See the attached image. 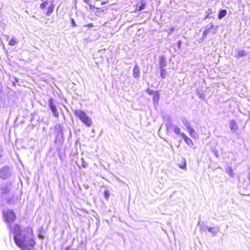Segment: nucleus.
I'll list each match as a JSON object with an SVG mask.
<instances>
[{
    "label": "nucleus",
    "instance_id": "15",
    "mask_svg": "<svg viewBox=\"0 0 250 250\" xmlns=\"http://www.w3.org/2000/svg\"><path fill=\"white\" fill-rule=\"evenodd\" d=\"M177 126L171 123H167L166 125L167 129L168 131L173 130L174 129V128Z\"/></svg>",
    "mask_w": 250,
    "mask_h": 250
},
{
    "label": "nucleus",
    "instance_id": "1",
    "mask_svg": "<svg viewBox=\"0 0 250 250\" xmlns=\"http://www.w3.org/2000/svg\"><path fill=\"white\" fill-rule=\"evenodd\" d=\"M15 235L14 239L16 245L22 250H31L35 242L32 238V230L27 228L21 230L19 225H15L14 228Z\"/></svg>",
    "mask_w": 250,
    "mask_h": 250
},
{
    "label": "nucleus",
    "instance_id": "11",
    "mask_svg": "<svg viewBox=\"0 0 250 250\" xmlns=\"http://www.w3.org/2000/svg\"><path fill=\"white\" fill-rule=\"evenodd\" d=\"M133 76L135 78H138L140 77V69L137 64H136L133 68Z\"/></svg>",
    "mask_w": 250,
    "mask_h": 250
},
{
    "label": "nucleus",
    "instance_id": "38",
    "mask_svg": "<svg viewBox=\"0 0 250 250\" xmlns=\"http://www.w3.org/2000/svg\"><path fill=\"white\" fill-rule=\"evenodd\" d=\"M219 17V19H222L223 17L220 16V17Z\"/></svg>",
    "mask_w": 250,
    "mask_h": 250
},
{
    "label": "nucleus",
    "instance_id": "21",
    "mask_svg": "<svg viewBox=\"0 0 250 250\" xmlns=\"http://www.w3.org/2000/svg\"><path fill=\"white\" fill-rule=\"evenodd\" d=\"M226 171L230 177L233 176V172L232 168L230 167H227L226 169Z\"/></svg>",
    "mask_w": 250,
    "mask_h": 250
},
{
    "label": "nucleus",
    "instance_id": "27",
    "mask_svg": "<svg viewBox=\"0 0 250 250\" xmlns=\"http://www.w3.org/2000/svg\"><path fill=\"white\" fill-rule=\"evenodd\" d=\"M84 2L87 4L88 5L90 6V7H91L92 6V5L90 3V0H83Z\"/></svg>",
    "mask_w": 250,
    "mask_h": 250
},
{
    "label": "nucleus",
    "instance_id": "13",
    "mask_svg": "<svg viewBox=\"0 0 250 250\" xmlns=\"http://www.w3.org/2000/svg\"><path fill=\"white\" fill-rule=\"evenodd\" d=\"M160 98V95L158 91L155 92L154 93L153 97V102L154 104H158Z\"/></svg>",
    "mask_w": 250,
    "mask_h": 250
},
{
    "label": "nucleus",
    "instance_id": "5",
    "mask_svg": "<svg viewBox=\"0 0 250 250\" xmlns=\"http://www.w3.org/2000/svg\"><path fill=\"white\" fill-rule=\"evenodd\" d=\"M4 216L8 222H13L15 220L16 216L14 212L12 210H8L3 213Z\"/></svg>",
    "mask_w": 250,
    "mask_h": 250
},
{
    "label": "nucleus",
    "instance_id": "28",
    "mask_svg": "<svg viewBox=\"0 0 250 250\" xmlns=\"http://www.w3.org/2000/svg\"><path fill=\"white\" fill-rule=\"evenodd\" d=\"M212 14V10L210 9H208L207 11V15L209 16V15Z\"/></svg>",
    "mask_w": 250,
    "mask_h": 250
},
{
    "label": "nucleus",
    "instance_id": "26",
    "mask_svg": "<svg viewBox=\"0 0 250 250\" xmlns=\"http://www.w3.org/2000/svg\"><path fill=\"white\" fill-rule=\"evenodd\" d=\"M81 160L82 162V167L85 168L87 167V164L84 162L83 158H82Z\"/></svg>",
    "mask_w": 250,
    "mask_h": 250
},
{
    "label": "nucleus",
    "instance_id": "22",
    "mask_svg": "<svg viewBox=\"0 0 250 250\" xmlns=\"http://www.w3.org/2000/svg\"><path fill=\"white\" fill-rule=\"evenodd\" d=\"M161 70V77L163 79H165L166 77V71L165 69H160Z\"/></svg>",
    "mask_w": 250,
    "mask_h": 250
},
{
    "label": "nucleus",
    "instance_id": "10",
    "mask_svg": "<svg viewBox=\"0 0 250 250\" xmlns=\"http://www.w3.org/2000/svg\"><path fill=\"white\" fill-rule=\"evenodd\" d=\"M236 58H240L247 55V52L245 50L236 49L235 51Z\"/></svg>",
    "mask_w": 250,
    "mask_h": 250
},
{
    "label": "nucleus",
    "instance_id": "34",
    "mask_svg": "<svg viewBox=\"0 0 250 250\" xmlns=\"http://www.w3.org/2000/svg\"><path fill=\"white\" fill-rule=\"evenodd\" d=\"M147 92L149 94H152V91L151 90H150L149 89H148L147 90Z\"/></svg>",
    "mask_w": 250,
    "mask_h": 250
},
{
    "label": "nucleus",
    "instance_id": "9",
    "mask_svg": "<svg viewBox=\"0 0 250 250\" xmlns=\"http://www.w3.org/2000/svg\"><path fill=\"white\" fill-rule=\"evenodd\" d=\"M229 125L232 132H235L238 129V125L234 120H231L229 122Z\"/></svg>",
    "mask_w": 250,
    "mask_h": 250
},
{
    "label": "nucleus",
    "instance_id": "25",
    "mask_svg": "<svg viewBox=\"0 0 250 250\" xmlns=\"http://www.w3.org/2000/svg\"><path fill=\"white\" fill-rule=\"evenodd\" d=\"M227 14V11L226 10H221L220 11V13L218 16H226Z\"/></svg>",
    "mask_w": 250,
    "mask_h": 250
},
{
    "label": "nucleus",
    "instance_id": "33",
    "mask_svg": "<svg viewBox=\"0 0 250 250\" xmlns=\"http://www.w3.org/2000/svg\"><path fill=\"white\" fill-rule=\"evenodd\" d=\"M71 21H72V23L73 26H76V23H75V22L74 21V20L73 19H71Z\"/></svg>",
    "mask_w": 250,
    "mask_h": 250
},
{
    "label": "nucleus",
    "instance_id": "36",
    "mask_svg": "<svg viewBox=\"0 0 250 250\" xmlns=\"http://www.w3.org/2000/svg\"><path fill=\"white\" fill-rule=\"evenodd\" d=\"M248 179H249L250 183V174H249V175L248 176Z\"/></svg>",
    "mask_w": 250,
    "mask_h": 250
},
{
    "label": "nucleus",
    "instance_id": "4",
    "mask_svg": "<svg viewBox=\"0 0 250 250\" xmlns=\"http://www.w3.org/2000/svg\"><path fill=\"white\" fill-rule=\"evenodd\" d=\"M11 173L9 168L4 167L0 169V177L2 179H7L11 176Z\"/></svg>",
    "mask_w": 250,
    "mask_h": 250
},
{
    "label": "nucleus",
    "instance_id": "35",
    "mask_svg": "<svg viewBox=\"0 0 250 250\" xmlns=\"http://www.w3.org/2000/svg\"><path fill=\"white\" fill-rule=\"evenodd\" d=\"M65 250H76L74 249H71L69 247H66Z\"/></svg>",
    "mask_w": 250,
    "mask_h": 250
},
{
    "label": "nucleus",
    "instance_id": "2",
    "mask_svg": "<svg viewBox=\"0 0 250 250\" xmlns=\"http://www.w3.org/2000/svg\"><path fill=\"white\" fill-rule=\"evenodd\" d=\"M74 115L78 117L80 120L86 126L90 127L92 124L90 118L87 116L86 113L81 110H76L74 111Z\"/></svg>",
    "mask_w": 250,
    "mask_h": 250
},
{
    "label": "nucleus",
    "instance_id": "8",
    "mask_svg": "<svg viewBox=\"0 0 250 250\" xmlns=\"http://www.w3.org/2000/svg\"><path fill=\"white\" fill-rule=\"evenodd\" d=\"M181 136L188 145L190 146L193 145L192 141L190 138H189L184 133H182Z\"/></svg>",
    "mask_w": 250,
    "mask_h": 250
},
{
    "label": "nucleus",
    "instance_id": "23",
    "mask_svg": "<svg viewBox=\"0 0 250 250\" xmlns=\"http://www.w3.org/2000/svg\"><path fill=\"white\" fill-rule=\"evenodd\" d=\"M180 128L177 126L174 128V129L173 130V131L175 132V134L177 135H180L182 134L180 132Z\"/></svg>",
    "mask_w": 250,
    "mask_h": 250
},
{
    "label": "nucleus",
    "instance_id": "6",
    "mask_svg": "<svg viewBox=\"0 0 250 250\" xmlns=\"http://www.w3.org/2000/svg\"><path fill=\"white\" fill-rule=\"evenodd\" d=\"M217 26H212L211 27L204 30L203 33V38H205L209 34H215L217 31Z\"/></svg>",
    "mask_w": 250,
    "mask_h": 250
},
{
    "label": "nucleus",
    "instance_id": "16",
    "mask_svg": "<svg viewBox=\"0 0 250 250\" xmlns=\"http://www.w3.org/2000/svg\"><path fill=\"white\" fill-rule=\"evenodd\" d=\"M182 123L186 126V127L187 128V129L191 127L188 121L185 118H183L182 119Z\"/></svg>",
    "mask_w": 250,
    "mask_h": 250
},
{
    "label": "nucleus",
    "instance_id": "32",
    "mask_svg": "<svg viewBox=\"0 0 250 250\" xmlns=\"http://www.w3.org/2000/svg\"><path fill=\"white\" fill-rule=\"evenodd\" d=\"M104 196L106 198H108V197H109V194L108 192L105 191L104 192Z\"/></svg>",
    "mask_w": 250,
    "mask_h": 250
},
{
    "label": "nucleus",
    "instance_id": "29",
    "mask_svg": "<svg viewBox=\"0 0 250 250\" xmlns=\"http://www.w3.org/2000/svg\"><path fill=\"white\" fill-rule=\"evenodd\" d=\"M84 26L87 27L88 28H91L93 26V24L92 23H89L88 24L85 25Z\"/></svg>",
    "mask_w": 250,
    "mask_h": 250
},
{
    "label": "nucleus",
    "instance_id": "37",
    "mask_svg": "<svg viewBox=\"0 0 250 250\" xmlns=\"http://www.w3.org/2000/svg\"><path fill=\"white\" fill-rule=\"evenodd\" d=\"M105 3H106V2H105V1H103V2H102L101 3V4H102V5H104V4H105Z\"/></svg>",
    "mask_w": 250,
    "mask_h": 250
},
{
    "label": "nucleus",
    "instance_id": "18",
    "mask_svg": "<svg viewBox=\"0 0 250 250\" xmlns=\"http://www.w3.org/2000/svg\"><path fill=\"white\" fill-rule=\"evenodd\" d=\"M1 193L6 194L9 192V188L5 186H2L1 188Z\"/></svg>",
    "mask_w": 250,
    "mask_h": 250
},
{
    "label": "nucleus",
    "instance_id": "19",
    "mask_svg": "<svg viewBox=\"0 0 250 250\" xmlns=\"http://www.w3.org/2000/svg\"><path fill=\"white\" fill-rule=\"evenodd\" d=\"M18 43V41L16 40V39L14 37L12 38L9 42V45L11 46H13L16 45Z\"/></svg>",
    "mask_w": 250,
    "mask_h": 250
},
{
    "label": "nucleus",
    "instance_id": "31",
    "mask_svg": "<svg viewBox=\"0 0 250 250\" xmlns=\"http://www.w3.org/2000/svg\"><path fill=\"white\" fill-rule=\"evenodd\" d=\"M173 30H174V27H172L169 29V31H168L169 35L172 33V32L173 31Z\"/></svg>",
    "mask_w": 250,
    "mask_h": 250
},
{
    "label": "nucleus",
    "instance_id": "30",
    "mask_svg": "<svg viewBox=\"0 0 250 250\" xmlns=\"http://www.w3.org/2000/svg\"><path fill=\"white\" fill-rule=\"evenodd\" d=\"M182 42L181 41H179L177 42V46L179 48H180V46L181 45Z\"/></svg>",
    "mask_w": 250,
    "mask_h": 250
},
{
    "label": "nucleus",
    "instance_id": "3",
    "mask_svg": "<svg viewBox=\"0 0 250 250\" xmlns=\"http://www.w3.org/2000/svg\"><path fill=\"white\" fill-rule=\"evenodd\" d=\"M48 105L53 113V116L56 118H59L60 114L57 110L54 101L52 98L49 99Z\"/></svg>",
    "mask_w": 250,
    "mask_h": 250
},
{
    "label": "nucleus",
    "instance_id": "20",
    "mask_svg": "<svg viewBox=\"0 0 250 250\" xmlns=\"http://www.w3.org/2000/svg\"><path fill=\"white\" fill-rule=\"evenodd\" d=\"M188 132L190 134L191 137H194V136L196 135L195 130L191 127L188 129Z\"/></svg>",
    "mask_w": 250,
    "mask_h": 250
},
{
    "label": "nucleus",
    "instance_id": "12",
    "mask_svg": "<svg viewBox=\"0 0 250 250\" xmlns=\"http://www.w3.org/2000/svg\"><path fill=\"white\" fill-rule=\"evenodd\" d=\"M208 230L212 233L214 235L216 234L219 231V227H208L207 228Z\"/></svg>",
    "mask_w": 250,
    "mask_h": 250
},
{
    "label": "nucleus",
    "instance_id": "17",
    "mask_svg": "<svg viewBox=\"0 0 250 250\" xmlns=\"http://www.w3.org/2000/svg\"><path fill=\"white\" fill-rule=\"evenodd\" d=\"M50 2H51V1L49 0H46L43 2H42L40 5V7L42 9H44L46 7H48L50 4Z\"/></svg>",
    "mask_w": 250,
    "mask_h": 250
},
{
    "label": "nucleus",
    "instance_id": "24",
    "mask_svg": "<svg viewBox=\"0 0 250 250\" xmlns=\"http://www.w3.org/2000/svg\"><path fill=\"white\" fill-rule=\"evenodd\" d=\"M146 4L145 3H142L139 6L137 5V9H138V11H140L142 9H144L145 7Z\"/></svg>",
    "mask_w": 250,
    "mask_h": 250
},
{
    "label": "nucleus",
    "instance_id": "7",
    "mask_svg": "<svg viewBox=\"0 0 250 250\" xmlns=\"http://www.w3.org/2000/svg\"><path fill=\"white\" fill-rule=\"evenodd\" d=\"M160 69H165L167 65V60L166 58L164 56H162L159 57V60Z\"/></svg>",
    "mask_w": 250,
    "mask_h": 250
},
{
    "label": "nucleus",
    "instance_id": "14",
    "mask_svg": "<svg viewBox=\"0 0 250 250\" xmlns=\"http://www.w3.org/2000/svg\"><path fill=\"white\" fill-rule=\"evenodd\" d=\"M54 6L53 4L52 1L50 2L49 5L48 6V7L47 14V15L51 14L54 10Z\"/></svg>",
    "mask_w": 250,
    "mask_h": 250
}]
</instances>
